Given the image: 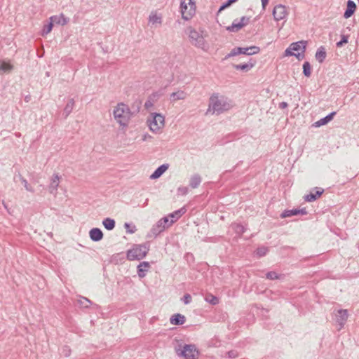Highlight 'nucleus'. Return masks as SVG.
I'll return each instance as SVG.
<instances>
[{
	"instance_id": "obj_1",
	"label": "nucleus",
	"mask_w": 359,
	"mask_h": 359,
	"mask_svg": "<svg viewBox=\"0 0 359 359\" xmlns=\"http://www.w3.org/2000/svg\"><path fill=\"white\" fill-rule=\"evenodd\" d=\"M233 107V102L223 95L213 94L210 97L208 111L220 114L231 109Z\"/></svg>"
},
{
	"instance_id": "obj_2",
	"label": "nucleus",
	"mask_w": 359,
	"mask_h": 359,
	"mask_svg": "<svg viewBox=\"0 0 359 359\" xmlns=\"http://www.w3.org/2000/svg\"><path fill=\"white\" fill-rule=\"evenodd\" d=\"M186 33L191 45L203 50H208L209 46L205 39L206 35L204 34L203 31H198L192 27H188Z\"/></svg>"
},
{
	"instance_id": "obj_3",
	"label": "nucleus",
	"mask_w": 359,
	"mask_h": 359,
	"mask_svg": "<svg viewBox=\"0 0 359 359\" xmlns=\"http://www.w3.org/2000/svg\"><path fill=\"white\" fill-rule=\"evenodd\" d=\"M114 119L122 126H126L131 117V111L124 103H118L113 111Z\"/></svg>"
},
{
	"instance_id": "obj_4",
	"label": "nucleus",
	"mask_w": 359,
	"mask_h": 359,
	"mask_svg": "<svg viewBox=\"0 0 359 359\" xmlns=\"http://www.w3.org/2000/svg\"><path fill=\"white\" fill-rule=\"evenodd\" d=\"M147 125L152 133H161L165 126V117L161 114L151 113L147 118Z\"/></svg>"
},
{
	"instance_id": "obj_5",
	"label": "nucleus",
	"mask_w": 359,
	"mask_h": 359,
	"mask_svg": "<svg viewBox=\"0 0 359 359\" xmlns=\"http://www.w3.org/2000/svg\"><path fill=\"white\" fill-rule=\"evenodd\" d=\"M307 45L306 41H299L292 43L285 50V56H294L298 60H302L304 57V53Z\"/></svg>"
},
{
	"instance_id": "obj_6",
	"label": "nucleus",
	"mask_w": 359,
	"mask_h": 359,
	"mask_svg": "<svg viewBox=\"0 0 359 359\" xmlns=\"http://www.w3.org/2000/svg\"><path fill=\"white\" fill-rule=\"evenodd\" d=\"M149 250V243L135 245L127 252V258L129 260H140L146 257Z\"/></svg>"
},
{
	"instance_id": "obj_7",
	"label": "nucleus",
	"mask_w": 359,
	"mask_h": 359,
	"mask_svg": "<svg viewBox=\"0 0 359 359\" xmlns=\"http://www.w3.org/2000/svg\"><path fill=\"white\" fill-rule=\"evenodd\" d=\"M180 8L182 18L185 20H190L196 11L194 0H181Z\"/></svg>"
},
{
	"instance_id": "obj_8",
	"label": "nucleus",
	"mask_w": 359,
	"mask_h": 359,
	"mask_svg": "<svg viewBox=\"0 0 359 359\" xmlns=\"http://www.w3.org/2000/svg\"><path fill=\"white\" fill-rule=\"evenodd\" d=\"M178 355H182L185 359H195L198 355V351L195 345L186 344Z\"/></svg>"
},
{
	"instance_id": "obj_9",
	"label": "nucleus",
	"mask_w": 359,
	"mask_h": 359,
	"mask_svg": "<svg viewBox=\"0 0 359 359\" xmlns=\"http://www.w3.org/2000/svg\"><path fill=\"white\" fill-rule=\"evenodd\" d=\"M288 15L287 8L282 4H278L274 6L273 9V15L274 20L279 21L284 20Z\"/></svg>"
},
{
	"instance_id": "obj_10",
	"label": "nucleus",
	"mask_w": 359,
	"mask_h": 359,
	"mask_svg": "<svg viewBox=\"0 0 359 359\" xmlns=\"http://www.w3.org/2000/svg\"><path fill=\"white\" fill-rule=\"evenodd\" d=\"M348 311L346 309H339L337 311V313L336 314V322L339 325V330L341 329L345 325L347 319H348Z\"/></svg>"
},
{
	"instance_id": "obj_11",
	"label": "nucleus",
	"mask_w": 359,
	"mask_h": 359,
	"mask_svg": "<svg viewBox=\"0 0 359 359\" xmlns=\"http://www.w3.org/2000/svg\"><path fill=\"white\" fill-rule=\"evenodd\" d=\"M60 176L57 174H54L52 177L50 184L49 185L48 189L50 194L56 196L57 192V187L60 184Z\"/></svg>"
},
{
	"instance_id": "obj_12",
	"label": "nucleus",
	"mask_w": 359,
	"mask_h": 359,
	"mask_svg": "<svg viewBox=\"0 0 359 359\" xmlns=\"http://www.w3.org/2000/svg\"><path fill=\"white\" fill-rule=\"evenodd\" d=\"M92 241L97 242L102 239L103 233L99 228H93L89 232Z\"/></svg>"
},
{
	"instance_id": "obj_13",
	"label": "nucleus",
	"mask_w": 359,
	"mask_h": 359,
	"mask_svg": "<svg viewBox=\"0 0 359 359\" xmlns=\"http://www.w3.org/2000/svg\"><path fill=\"white\" fill-rule=\"evenodd\" d=\"M187 97V93L184 90H177L170 94V100L171 102H175L177 100H185Z\"/></svg>"
},
{
	"instance_id": "obj_14",
	"label": "nucleus",
	"mask_w": 359,
	"mask_h": 359,
	"mask_svg": "<svg viewBox=\"0 0 359 359\" xmlns=\"http://www.w3.org/2000/svg\"><path fill=\"white\" fill-rule=\"evenodd\" d=\"M356 10V4L354 1L351 0H348L347 1V8L344 13V17L345 18H349L352 15L355 13Z\"/></svg>"
},
{
	"instance_id": "obj_15",
	"label": "nucleus",
	"mask_w": 359,
	"mask_h": 359,
	"mask_svg": "<svg viewBox=\"0 0 359 359\" xmlns=\"http://www.w3.org/2000/svg\"><path fill=\"white\" fill-rule=\"evenodd\" d=\"M50 20L53 24L65 25L68 23L69 19L66 18L62 13L59 15H53L50 18Z\"/></svg>"
},
{
	"instance_id": "obj_16",
	"label": "nucleus",
	"mask_w": 359,
	"mask_h": 359,
	"mask_svg": "<svg viewBox=\"0 0 359 359\" xmlns=\"http://www.w3.org/2000/svg\"><path fill=\"white\" fill-rule=\"evenodd\" d=\"M149 23L153 25H161L162 24V15L156 12H151L149 16Z\"/></svg>"
},
{
	"instance_id": "obj_17",
	"label": "nucleus",
	"mask_w": 359,
	"mask_h": 359,
	"mask_svg": "<svg viewBox=\"0 0 359 359\" xmlns=\"http://www.w3.org/2000/svg\"><path fill=\"white\" fill-rule=\"evenodd\" d=\"M187 210L184 207L170 213L168 217L170 218V224L175 222L180 217H182L185 212Z\"/></svg>"
},
{
	"instance_id": "obj_18",
	"label": "nucleus",
	"mask_w": 359,
	"mask_h": 359,
	"mask_svg": "<svg viewBox=\"0 0 359 359\" xmlns=\"http://www.w3.org/2000/svg\"><path fill=\"white\" fill-rule=\"evenodd\" d=\"M150 268V264L148 262H140L137 266V274L140 278H144L146 276V272Z\"/></svg>"
},
{
	"instance_id": "obj_19",
	"label": "nucleus",
	"mask_w": 359,
	"mask_h": 359,
	"mask_svg": "<svg viewBox=\"0 0 359 359\" xmlns=\"http://www.w3.org/2000/svg\"><path fill=\"white\" fill-rule=\"evenodd\" d=\"M170 321L172 325H181L184 323L185 317L184 316L180 313L174 314L171 316Z\"/></svg>"
},
{
	"instance_id": "obj_20",
	"label": "nucleus",
	"mask_w": 359,
	"mask_h": 359,
	"mask_svg": "<svg viewBox=\"0 0 359 359\" xmlns=\"http://www.w3.org/2000/svg\"><path fill=\"white\" fill-rule=\"evenodd\" d=\"M168 168V164H163L159 166L150 176L152 180L160 177Z\"/></svg>"
},
{
	"instance_id": "obj_21",
	"label": "nucleus",
	"mask_w": 359,
	"mask_h": 359,
	"mask_svg": "<svg viewBox=\"0 0 359 359\" xmlns=\"http://www.w3.org/2000/svg\"><path fill=\"white\" fill-rule=\"evenodd\" d=\"M241 54H244L247 55H252L258 53L260 50L259 48L255 46L246 48L241 47Z\"/></svg>"
},
{
	"instance_id": "obj_22",
	"label": "nucleus",
	"mask_w": 359,
	"mask_h": 359,
	"mask_svg": "<svg viewBox=\"0 0 359 359\" xmlns=\"http://www.w3.org/2000/svg\"><path fill=\"white\" fill-rule=\"evenodd\" d=\"M18 179L21 182V183L24 185V187L27 191L33 193L34 191V189L32 186H30L27 180H25L20 173H18V175H15L14 176V180L17 181Z\"/></svg>"
},
{
	"instance_id": "obj_23",
	"label": "nucleus",
	"mask_w": 359,
	"mask_h": 359,
	"mask_svg": "<svg viewBox=\"0 0 359 359\" xmlns=\"http://www.w3.org/2000/svg\"><path fill=\"white\" fill-rule=\"evenodd\" d=\"M336 114V112L335 111H333L332 113H330V114H328L327 116H326L325 117L320 119L319 121H316L314 125L316 127H320L321 126H324L325 124H327V123H329L331 120H332L334 116Z\"/></svg>"
},
{
	"instance_id": "obj_24",
	"label": "nucleus",
	"mask_w": 359,
	"mask_h": 359,
	"mask_svg": "<svg viewBox=\"0 0 359 359\" xmlns=\"http://www.w3.org/2000/svg\"><path fill=\"white\" fill-rule=\"evenodd\" d=\"M255 62H252L251 60L248 63L245 64H240V65H233V67L236 70H242L243 72H248L254 66Z\"/></svg>"
},
{
	"instance_id": "obj_25",
	"label": "nucleus",
	"mask_w": 359,
	"mask_h": 359,
	"mask_svg": "<svg viewBox=\"0 0 359 359\" xmlns=\"http://www.w3.org/2000/svg\"><path fill=\"white\" fill-rule=\"evenodd\" d=\"M327 53L325 49L323 46H320L316 53V59L320 62L322 63L325 59L326 58Z\"/></svg>"
},
{
	"instance_id": "obj_26",
	"label": "nucleus",
	"mask_w": 359,
	"mask_h": 359,
	"mask_svg": "<svg viewBox=\"0 0 359 359\" xmlns=\"http://www.w3.org/2000/svg\"><path fill=\"white\" fill-rule=\"evenodd\" d=\"M201 182V177L198 174L192 175L189 180V185L191 188H197Z\"/></svg>"
},
{
	"instance_id": "obj_27",
	"label": "nucleus",
	"mask_w": 359,
	"mask_h": 359,
	"mask_svg": "<svg viewBox=\"0 0 359 359\" xmlns=\"http://www.w3.org/2000/svg\"><path fill=\"white\" fill-rule=\"evenodd\" d=\"M165 230V225H161V222H157L151 229L152 236H156Z\"/></svg>"
},
{
	"instance_id": "obj_28",
	"label": "nucleus",
	"mask_w": 359,
	"mask_h": 359,
	"mask_svg": "<svg viewBox=\"0 0 359 359\" xmlns=\"http://www.w3.org/2000/svg\"><path fill=\"white\" fill-rule=\"evenodd\" d=\"M13 69V66L9 62L4 60L0 61V74L11 72Z\"/></svg>"
},
{
	"instance_id": "obj_29",
	"label": "nucleus",
	"mask_w": 359,
	"mask_h": 359,
	"mask_svg": "<svg viewBox=\"0 0 359 359\" xmlns=\"http://www.w3.org/2000/svg\"><path fill=\"white\" fill-rule=\"evenodd\" d=\"M74 107V99H69L64 109L65 117L67 118L72 111Z\"/></svg>"
},
{
	"instance_id": "obj_30",
	"label": "nucleus",
	"mask_w": 359,
	"mask_h": 359,
	"mask_svg": "<svg viewBox=\"0 0 359 359\" xmlns=\"http://www.w3.org/2000/svg\"><path fill=\"white\" fill-rule=\"evenodd\" d=\"M323 193V190L316 191L315 194L310 193L304 196V200L308 202H312L317 199L318 197L320 196Z\"/></svg>"
},
{
	"instance_id": "obj_31",
	"label": "nucleus",
	"mask_w": 359,
	"mask_h": 359,
	"mask_svg": "<svg viewBox=\"0 0 359 359\" xmlns=\"http://www.w3.org/2000/svg\"><path fill=\"white\" fill-rule=\"evenodd\" d=\"M231 228L233 229L234 232L239 236H241L246 230V228L243 225L238 223L232 224Z\"/></svg>"
},
{
	"instance_id": "obj_32",
	"label": "nucleus",
	"mask_w": 359,
	"mask_h": 359,
	"mask_svg": "<svg viewBox=\"0 0 359 359\" xmlns=\"http://www.w3.org/2000/svg\"><path fill=\"white\" fill-rule=\"evenodd\" d=\"M242 28L243 25L240 23V22L238 21L237 20H235L232 22L231 25L227 27L226 29L229 32H236L241 29Z\"/></svg>"
},
{
	"instance_id": "obj_33",
	"label": "nucleus",
	"mask_w": 359,
	"mask_h": 359,
	"mask_svg": "<svg viewBox=\"0 0 359 359\" xmlns=\"http://www.w3.org/2000/svg\"><path fill=\"white\" fill-rule=\"evenodd\" d=\"M102 224L107 230H112L115 227V221L111 218H106L102 221Z\"/></svg>"
},
{
	"instance_id": "obj_34",
	"label": "nucleus",
	"mask_w": 359,
	"mask_h": 359,
	"mask_svg": "<svg viewBox=\"0 0 359 359\" xmlns=\"http://www.w3.org/2000/svg\"><path fill=\"white\" fill-rule=\"evenodd\" d=\"M297 215H299V211H297V209L286 210L281 213L280 217L282 218H285Z\"/></svg>"
},
{
	"instance_id": "obj_35",
	"label": "nucleus",
	"mask_w": 359,
	"mask_h": 359,
	"mask_svg": "<svg viewBox=\"0 0 359 359\" xmlns=\"http://www.w3.org/2000/svg\"><path fill=\"white\" fill-rule=\"evenodd\" d=\"M205 300L212 305H216L219 303V299L212 294H207L205 295Z\"/></svg>"
},
{
	"instance_id": "obj_36",
	"label": "nucleus",
	"mask_w": 359,
	"mask_h": 359,
	"mask_svg": "<svg viewBox=\"0 0 359 359\" xmlns=\"http://www.w3.org/2000/svg\"><path fill=\"white\" fill-rule=\"evenodd\" d=\"M303 74L306 77H309L311 74V67L309 62H304L303 64Z\"/></svg>"
},
{
	"instance_id": "obj_37",
	"label": "nucleus",
	"mask_w": 359,
	"mask_h": 359,
	"mask_svg": "<svg viewBox=\"0 0 359 359\" xmlns=\"http://www.w3.org/2000/svg\"><path fill=\"white\" fill-rule=\"evenodd\" d=\"M241 47H236V48H233L231 50V52L226 55L225 59H228L229 57H233V56L241 54Z\"/></svg>"
},
{
	"instance_id": "obj_38",
	"label": "nucleus",
	"mask_w": 359,
	"mask_h": 359,
	"mask_svg": "<svg viewBox=\"0 0 359 359\" xmlns=\"http://www.w3.org/2000/svg\"><path fill=\"white\" fill-rule=\"evenodd\" d=\"M53 25L54 24L52 22V21L50 20V22L48 24L44 25L42 31L43 35H46L50 33L53 29Z\"/></svg>"
},
{
	"instance_id": "obj_39",
	"label": "nucleus",
	"mask_w": 359,
	"mask_h": 359,
	"mask_svg": "<svg viewBox=\"0 0 359 359\" xmlns=\"http://www.w3.org/2000/svg\"><path fill=\"white\" fill-rule=\"evenodd\" d=\"M268 252V248L266 247L262 246L258 248L256 251V254L258 257L264 256Z\"/></svg>"
},
{
	"instance_id": "obj_40",
	"label": "nucleus",
	"mask_w": 359,
	"mask_h": 359,
	"mask_svg": "<svg viewBox=\"0 0 359 359\" xmlns=\"http://www.w3.org/2000/svg\"><path fill=\"white\" fill-rule=\"evenodd\" d=\"M79 303L80 304V305L84 308H88L90 304V301L86 298V297H81L79 300Z\"/></svg>"
},
{
	"instance_id": "obj_41",
	"label": "nucleus",
	"mask_w": 359,
	"mask_h": 359,
	"mask_svg": "<svg viewBox=\"0 0 359 359\" xmlns=\"http://www.w3.org/2000/svg\"><path fill=\"white\" fill-rule=\"evenodd\" d=\"M266 278L269 280H276L280 277L275 271H269L266 274Z\"/></svg>"
},
{
	"instance_id": "obj_42",
	"label": "nucleus",
	"mask_w": 359,
	"mask_h": 359,
	"mask_svg": "<svg viewBox=\"0 0 359 359\" xmlns=\"http://www.w3.org/2000/svg\"><path fill=\"white\" fill-rule=\"evenodd\" d=\"M348 38V36L342 35L341 41H339V42L337 43V46L341 47L344 44L347 43Z\"/></svg>"
},
{
	"instance_id": "obj_43",
	"label": "nucleus",
	"mask_w": 359,
	"mask_h": 359,
	"mask_svg": "<svg viewBox=\"0 0 359 359\" xmlns=\"http://www.w3.org/2000/svg\"><path fill=\"white\" fill-rule=\"evenodd\" d=\"M238 0H228L225 4H224L219 9V11L224 10V8L231 6L233 3L237 1Z\"/></svg>"
},
{
	"instance_id": "obj_44",
	"label": "nucleus",
	"mask_w": 359,
	"mask_h": 359,
	"mask_svg": "<svg viewBox=\"0 0 359 359\" xmlns=\"http://www.w3.org/2000/svg\"><path fill=\"white\" fill-rule=\"evenodd\" d=\"M158 222H161V225H165V229L171 225L170 224L168 217H167L161 219Z\"/></svg>"
},
{
	"instance_id": "obj_45",
	"label": "nucleus",
	"mask_w": 359,
	"mask_h": 359,
	"mask_svg": "<svg viewBox=\"0 0 359 359\" xmlns=\"http://www.w3.org/2000/svg\"><path fill=\"white\" fill-rule=\"evenodd\" d=\"M177 191L182 195H186L189 191V189L187 187H180L178 188Z\"/></svg>"
},
{
	"instance_id": "obj_46",
	"label": "nucleus",
	"mask_w": 359,
	"mask_h": 359,
	"mask_svg": "<svg viewBox=\"0 0 359 359\" xmlns=\"http://www.w3.org/2000/svg\"><path fill=\"white\" fill-rule=\"evenodd\" d=\"M250 21V18H248V17H245V16H243L241 18V20H239L240 23L243 25V27L248 25V22Z\"/></svg>"
},
{
	"instance_id": "obj_47",
	"label": "nucleus",
	"mask_w": 359,
	"mask_h": 359,
	"mask_svg": "<svg viewBox=\"0 0 359 359\" xmlns=\"http://www.w3.org/2000/svg\"><path fill=\"white\" fill-rule=\"evenodd\" d=\"M182 300L185 304H188L191 302V297L189 294H186L184 295Z\"/></svg>"
},
{
	"instance_id": "obj_48",
	"label": "nucleus",
	"mask_w": 359,
	"mask_h": 359,
	"mask_svg": "<svg viewBox=\"0 0 359 359\" xmlns=\"http://www.w3.org/2000/svg\"><path fill=\"white\" fill-rule=\"evenodd\" d=\"M152 139V136L150 135L148 133H145L142 135V141H147V140H150Z\"/></svg>"
},
{
	"instance_id": "obj_49",
	"label": "nucleus",
	"mask_w": 359,
	"mask_h": 359,
	"mask_svg": "<svg viewBox=\"0 0 359 359\" xmlns=\"http://www.w3.org/2000/svg\"><path fill=\"white\" fill-rule=\"evenodd\" d=\"M228 355L229 358H234L237 356V353L234 351H230L228 352Z\"/></svg>"
},
{
	"instance_id": "obj_50",
	"label": "nucleus",
	"mask_w": 359,
	"mask_h": 359,
	"mask_svg": "<svg viewBox=\"0 0 359 359\" xmlns=\"http://www.w3.org/2000/svg\"><path fill=\"white\" fill-rule=\"evenodd\" d=\"M287 106H288V104L285 102H282L279 104L280 109H285L286 107H287Z\"/></svg>"
},
{
	"instance_id": "obj_51",
	"label": "nucleus",
	"mask_w": 359,
	"mask_h": 359,
	"mask_svg": "<svg viewBox=\"0 0 359 359\" xmlns=\"http://www.w3.org/2000/svg\"><path fill=\"white\" fill-rule=\"evenodd\" d=\"M269 0H262V5L263 9H265L266 5L268 4Z\"/></svg>"
},
{
	"instance_id": "obj_52",
	"label": "nucleus",
	"mask_w": 359,
	"mask_h": 359,
	"mask_svg": "<svg viewBox=\"0 0 359 359\" xmlns=\"http://www.w3.org/2000/svg\"><path fill=\"white\" fill-rule=\"evenodd\" d=\"M297 211H299V214L301 215H306L307 213L305 208L303 209H297Z\"/></svg>"
},
{
	"instance_id": "obj_53",
	"label": "nucleus",
	"mask_w": 359,
	"mask_h": 359,
	"mask_svg": "<svg viewBox=\"0 0 359 359\" xmlns=\"http://www.w3.org/2000/svg\"><path fill=\"white\" fill-rule=\"evenodd\" d=\"M135 231H136V228H135V226H133V228H132L131 229H128V230H127V231H128V233H135Z\"/></svg>"
},
{
	"instance_id": "obj_54",
	"label": "nucleus",
	"mask_w": 359,
	"mask_h": 359,
	"mask_svg": "<svg viewBox=\"0 0 359 359\" xmlns=\"http://www.w3.org/2000/svg\"><path fill=\"white\" fill-rule=\"evenodd\" d=\"M30 100H31V96H30V95H27V96H25V101L26 102H29L30 101Z\"/></svg>"
},
{
	"instance_id": "obj_55",
	"label": "nucleus",
	"mask_w": 359,
	"mask_h": 359,
	"mask_svg": "<svg viewBox=\"0 0 359 359\" xmlns=\"http://www.w3.org/2000/svg\"><path fill=\"white\" fill-rule=\"evenodd\" d=\"M124 226H125V228H126L127 230L130 229V224H128V223H126V224H124Z\"/></svg>"
},
{
	"instance_id": "obj_56",
	"label": "nucleus",
	"mask_w": 359,
	"mask_h": 359,
	"mask_svg": "<svg viewBox=\"0 0 359 359\" xmlns=\"http://www.w3.org/2000/svg\"><path fill=\"white\" fill-rule=\"evenodd\" d=\"M149 104H150V103H149L148 102H147L145 103V107H148V106H149Z\"/></svg>"
},
{
	"instance_id": "obj_57",
	"label": "nucleus",
	"mask_w": 359,
	"mask_h": 359,
	"mask_svg": "<svg viewBox=\"0 0 359 359\" xmlns=\"http://www.w3.org/2000/svg\"><path fill=\"white\" fill-rule=\"evenodd\" d=\"M3 205H4V206L6 208H7V206H6V205L5 204V203H4V202H3Z\"/></svg>"
}]
</instances>
